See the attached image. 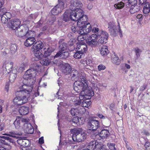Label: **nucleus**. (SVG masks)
I'll return each mask as SVG.
<instances>
[{"instance_id":"obj_13","label":"nucleus","mask_w":150,"mask_h":150,"mask_svg":"<svg viewBox=\"0 0 150 150\" xmlns=\"http://www.w3.org/2000/svg\"><path fill=\"white\" fill-rule=\"evenodd\" d=\"M39 67V63L36 62H34L31 64L30 66V69L26 72L27 74L30 73L36 75L38 72Z\"/></svg>"},{"instance_id":"obj_41","label":"nucleus","mask_w":150,"mask_h":150,"mask_svg":"<svg viewBox=\"0 0 150 150\" xmlns=\"http://www.w3.org/2000/svg\"><path fill=\"white\" fill-rule=\"evenodd\" d=\"M125 6V3L122 2L120 1L117 3H116L114 5L115 7L116 8L118 9H121L122 8Z\"/></svg>"},{"instance_id":"obj_60","label":"nucleus","mask_w":150,"mask_h":150,"mask_svg":"<svg viewBox=\"0 0 150 150\" xmlns=\"http://www.w3.org/2000/svg\"><path fill=\"white\" fill-rule=\"evenodd\" d=\"M82 101L81 100H76L74 102V105L75 106L80 105L81 106Z\"/></svg>"},{"instance_id":"obj_59","label":"nucleus","mask_w":150,"mask_h":150,"mask_svg":"<svg viewBox=\"0 0 150 150\" xmlns=\"http://www.w3.org/2000/svg\"><path fill=\"white\" fill-rule=\"evenodd\" d=\"M20 121H21L23 122H25V123H29L28 121H29V119L28 118H20Z\"/></svg>"},{"instance_id":"obj_44","label":"nucleus","mask_w":150,"mask_h":150,"mask_svg":"<svg viewBox=\"0 0 150 150\" xmlns=\"http://www.w3.org/2000/svg\"><path fill=\"white\" fill-rule=\"evenodd\" d=\"M59 1V4L57 5H58V7L62 10L64 8V5L66 3L65 0H58Z\"/></svg>"},{"instance_id":"obj_49","label":"nucleus","mask_w":150,"mask_h":150,"mask_svg":"<svg viewBox=\"0 0 150 150\" xmlns=\"http://www.w3.org/2000/svg\"><path fill=\"white\" fill-rule=\"evenodd\" d=\"M109 32L111 35L113 36H116V27L115 28L112 29H108Z\"/></svg>"},{"instance_id":"obj_15","label":"nucleus","mask_w":150,"mask_h":150,"mask_svg":"<svg viewBox=\"0 0 150 150\" xmlns=\"http://www.w3.org/2000/svg\"><path fill=\"white\" fill-rule=\"evenodd\" d=\"M110 133L108 130L105 129L102 126L100 129L97 134L96 136H98L103 139L108 138L110 135Z\"/></svg>"},{"instance_id":"obj_56","label":"nucleus","mask_w":150,"mask_h":150,"mask_svg":"<svg viewBox=\"0 0 150 150\" xmlns=\"http://www.w3.org/2000/svg\"><path fill=\"white\" fill-rule=\"evenodd\" d=\"M93 33H96L98 32L101 31V30H99L98 28L96 27H93L91 29V30Z\"/></svg>"},{"instance_id":"obj_19","label":"nucleus","mask_w":150,"mask_h":150,"mask_svg":"<svg viewBox=\"0 0 150 150\" xmlns=\"http://www.w3.org/2000/svg\"><path fill=\"white\" fill-rule=\"evenodd\" d=\"M69 55V52L66 51L64 52H58L54 57V59L59 57L60 59H66Z\"/></svg>"},{"instance_id":"obj_5","label":"nucleus","mask_w":150,"mask_h":150,"mask_svg":"<svg viewBox=\"0 0 150 150\" xmlns=\"http://www.w3.org/2000/svg\"><path fill=\"white\" fill-rule=\"evenodd\" d=\"M87 126L89 130L93 132L96 130L99 131L102 127L99 121L92 118H90L89 119Z\"/></svg>"},{"instance_id":"obj_22","label":"nucleus","mask_w":150,"mask_h":150,"mask_svg":"<svg viewBox=\"0 0 150 150\" xmlns=\"http://www.w3.org/2000/svg\"><path fill=\"white\" fill-rule=\"evenodd\" d=\"M62 40H59V51L58 52H64L66 51L68 48V46L67 44L65 42H63L61 43L62 42L61 41Z\"/></svg>"},{"instance_id":"obj_38","label":"nucleus","mask_w":150,"mask_h":150,"mask_svg":"<svg viewBox=\"0 0 150 150\" xmlns=\"http://www.w3.org/2000/svg\"><path fill=\"white\" fill-rule=\"evenodd\" d=\"M13 62H11L9 64H8L6 66V69L8 73H9L11 71H12L13 69Z\"/></svg>"},{"instance_id":"obj_24","label":"nucleus","mask_w":150,"mask_h":150,"mask_svg":"<svg viewBox=\"0 0 150 150\" xmlns=\"http://www.w3.org/2000/svg\"><path fill=\"white\" fill-rule=\"evenodd\" d=\"M142 5H143V12L145 14H147L150 12V4L149 2H146L143 4H141Z\"/></svg>"},{"instance_id":"obj_63","label":"nucleus","mask_w":150,"mask_h":150,"mask_svg":"<svg viewBox=\"0 0 150 150\" xmlns=\"http://www.w3.org/2000/svg\"><path fill=\"white\" fill-rule=\"evenodd\" d=\"M128 2L129 4H134L136 5L137 4V0H128Z\"/></svg>"},{"instance_id":"obj_33","label":"nucleus","mask_w":150,"mask_h":150,"mask_svg":"<svg viewBox=\"0 0 150 150\" xmlns=\"http://www.w3.org/2000/svg\"><path fill=\"white\" fill-rule=\"evenodd\" d=\"M45 49L46 50L45 51L44 53L45 57H47L48 56H50L54 50V48L51 46H49L47 49L45 48Z\"/></svg>"},{"instance_id":"obj_46","label":"nucleus","mask_w":150,"mask_h":150,"mask_svg":"<svg viewBox=\"0 0 150 150\" xmlns=\"http://www.w3.org/2000/svg\"><path fill=\"white\" fill-rule=\"evenodd\" d=\"M30 142L28 140L26 139H24L23 144L21 146H23L24 147L26 148L30 146Z\"/></svg>"},{"instance_id":"obj_35","label":"nucleus","mask_w":150,"mask_h":150,"mask_svg":"<svg viewBox=\"0 0 150 150\" xmlns=\"http://www.w3.org/2000/svg\"><path fill=\"white\" fill-rule=\"evenodd\" d=\"M78 115H82L86 111L84 108L81 106H79L76 108Z\"/></svg>"},{"instance_id":"obj_1","label":"nucleus","mask_w":150,"mask_h":150,"mask_svg":"<svg viewBox=\"0 0 150 150\" xmlns=\"http://www.w3.org/2000/svg\"><path fill=\"white\" fill-rule=\"evenodd\" d=\"M79 21L77 22V26H72V31L76 34L85 35L90 33L92 27L90 24L86 22L87 16L83 14Z\"/></svg>"},{"instance_id":"obj_17","label":"nucleus","mask_w":150,"mask_h":150,"mask_svg":"<svg viewBox=\"0 0 150 150\" xmlns=\"http://www.w3.org/2000/svg\"><path fill=\"white\" fill-rule=\"evenodd\" d=\"M1 138L0 140L1 143L4 145H9L11 144L15 143L16 140L14 139V138H11L8 137L4 136H0V138Z\"/></svg>"},{"instance_id":"obj_27","label":"nucleus","mask_w":150,"mask_h":150,"mask_svg":"<svg viewBox=\"0 0 150 150\" xmlns=\"http://www.w3.org/2000/svg\"><path fill=\"white\" fill-rule=\"evenodd\" d=\"M18 111L21 115H26L29 112V108L25 106L21 107L19 108Z\"/></svg>"},{"instance_id":"obj_11","label":"nucleus","mask_w":150,"mask_h":150,"mask_svg":"<svg viewBox=\"0 0 150 150\" xmlns=\"http://www.w3.org/2000/svg\"><path fill=\"white\" fill-rule=\"evenodd\" d=\"M73 15V21H78L81 16H83V11L81 8H74L73 10H71Z\"/></svg>"},{"instance_id":"obj_43","label":"nucleus","mask_w":150,"mask_h":150,"mask_svg":"<svg viewBox=\"0 0 150 150\" xmlns=\"http://www.w3.org/2000/svg\"><path fill=\"white\" fill-rule=\"evenodd\" d=\"M13 124L14 125L16 129H18L20 127V117H18L16 118L13 122Z\"/></svg>"},{"instance_id":"obj_50","label":"nucleus","mask_w":150,"mask_h":150,"mask_svg":"<svg viewBox=\"0 0 150 150\" xmlns=\"http://www.w3.org/2000/svg\"><path fill=\"white\" fill-rule=\"evenodd\" d=\"M96 150H100L101 148H103V147L104 146L102 143L96 142Z\"/></svg>"},{"instance_id":"obj_48","label":"nucleus","mask_w":150,"mask_h":150,"mask_svg":"<svg viewBox=\"0 0 150 150\" xmlns=\"http://www.w3.org/2000/svg\"><path fill=\"white\" fill-rule=\"evenodd\" d=\"M116 27L115 23L114 22L110 21L108 23V29H112L115 28Z\"/></svg>"},{"instance_id":"obj_29","label":"nucleus","mask_w":150,"mask_h":150,"mask_svg":"<svg viewBox=\"0 0 150 150\" xmlns=\"http://www.w3.org/2000/svg\"><path fill=\"white\" fill-rule=\"evenodd\" d=\"M18 71L16 69L13 70L12 72L11 73L9 77V79L10 82L12 83L13 82L17 77V74Z\"/></svg>"},{"instance_id":"obj_57","label":"nucleus","mask_w":150,"mask_h":150,"mask_svg":"<svg viewBox=\"0 0 150 150\" xmlns=\"http://www.w3.org/2000/svg\"><path fill=\"white\" fill-rule=\"evenodd\" d=\"M83 6V4L81 1L78 0V2L76 4V8H80Z\"/></svg>"},{"instance_id":"obj_34","label":"nucleus","mask_w":150,"mask_h":150,"mask_svg":"<svg viewBox=\"0 0 150 150\" xmlns=\"http://www.w3.org/2000/svg\"><path fill=\"white\" fill-rule=\"evenodd\" d=\"M61 8L58 7V5H56L51 11L52 14L53 15H57L62 11Z\"/></svg>"},{"instance_id":"obj_20","label":"nucleus","mask_w":150,"mask_h":150,"mask_svg":"<svg viewBox=\"0 0 150 150\" xmlns=\"http://www.w3.org/2000/svg\"><path fill=\"white\" fill-rule=\"evenodd\" d=\"M24 126V130L25 133L30 134L33 133L34 129L30 123H25Z\"/></svg>"},{"instance_id":"obj_16","label":"nucleus","mask_w":150,"mask_h":150,"mask_svg":"<svg viewBox=\"0 0 150 150\" xmlns=\"http://www.w3.org/2000/svg\"><path fill=\"white\" fill-rule=\"evenodd\" d=\"M72 70L71 66L68 63H64L62 66L61 71L65 75L70 74Z\"/></svg>"},{"instance_id":"obj_37","label":"nucleus","mask_w":150,"mask_h":150,"mask_svg":"<svg viewBox=\"0 0 150 150\" xmlns=\"http://www.w3.org/2000/svg\"><path fill=\"white\" fill-rule=\"evenodd\" d=\"M81 118L80 117L79 119V117L76 116L73 118L72 120H71L69 121L71 123L72 125H76L78 122H80V120H81Z\"/></svg>"},{"instance_id":"obj_31","label":"nucleus","mask_w":150,"mask_h":150,"mask_svg":"<svg viewBox=\"0 0 150 150\" xmlns=\"http://www.w3.org/2000/svg\"><path fill=\"white\" fill-rule=\"evenodd\" d=\"M23 60V64H22L19 68V72H21L25 70V67L28 63V61L27 58L25 57Z\"/></svg>"},{"instance_id":"obj_62","label":"nucleus","mask_w":150,"mask_h":150,"mask_svg":"<svg viewBox=\"0 0 150 150\" xmlns=\"http://www.w3.org/2000/svg\"><path fill=\"white\" fill-rule=\"evenodd\" d=\"M85 97V96H84V94H81V92L80 95L79 97V100H81L82 101V100H83V99H86V98Z\"/></svg>"},{"instance_id":"obj_23","label":"nucleus","mask_w":150,"mask_h":150,"mask_svg":"<svg viewBox=\"0 0 150 150\" xmlns=\"http://www.w3.org/2000/svg\"><path fill=\"white\" fill-rule=\"evenodd\" d=\"M35 40L34 38L33 37H29L25 41L24 43V45L27 47L30 46L34 43Z\"/></svg>"},{"instance_id":"obj_12","label":"nucleus","mask_w":150,"mask_h":150,"mask_svg":"<svg viewBox=\"0 0 150 150\" xmlns=\"http://www.w3.org/2000/svg\"><path fill=\"white\" fill-rule=\"evenodd\" d=\"M21 21L18 18L12 19L8 23L7 26L8 28H11L13 30L17 29L20 25Z\"/></svg>"},{"instance_id":"obj_55","label":"nucleus","mask_w":150,"mask_h":150,"mask_svg":"<svg viewBox=\"0 0 150 150\" xmlns=\"http://www.w3.org/2000/svg\"><path fill=\"white\" fill-rule=\"evenodd\" d=\"M1 17V19L2 22L4 24H5L8 21V19L5 17L4 15H3Z\"/></svg>"},{"instance_id":"obj_6","label":"nucleus","mask_w":150,"mask_h":150,"mask_svg":"<svg viewBox=\"0 0 150 150\" xmlns=\"http://www.w3.org/2000/svg\"><path fill=\"white\" fill-rule=\"evenodd\" d=\"M88 83L86 79H85V81L79 80L75 81L74 83V89L77 92H81L87 87Z\"/></svg>"},{"instance_id":"obj_7","label":"nucleus","mask_w":150,"mask_h":150,"mask_svg":"<svg viewBox=\"0 0 150 150\" xmlns=\"http://www.w3.org/2000/svg\"><path fill=\"white\" fill-rule=\"evenodd\" d=\"M36 75L30 73H28L27 74V73L25 72L23 76L24 79L23 81V83H26V84L28 86L33 87L36 80L35 77Z\"/></svg>"},{"instance_id":"obj_61","label":"nucleus","mask_w":150,"mask_h":150,"mask_svg":"<svg viewBox=\"0 0 150 150\" xmlns=\"http://www.w3.org/2000/svg\"><path fill=\"white\" fill-rule=\"evenodd\" d=\"M98 69L99 71H101L102 70H104L105 69V66L103 65H100L98 67Z\"/></svg>"},{"instance_id":"obj_28","label":"nucleus","mask_w":150,"mask_h":150,"mask_svg":"<svg viewBox=\"0 0 150 150\" xmlns=\"http://www.w3.org/2000/svg\"><path fill=\"white\" fill-rule=\"evenodd\" d=\"M34 57L32 58L33 61H37L41 59L43 57V54L40 52L37 51L34 54Z\"/></svg>"},{"instance_id":"obj_30","label":"nucleus","mask_w":150,"mask_h":150,"mask_svg":"<svg viewBox=\"0 0 150 150\" xmlns=\"http://www.w3.org/2000/svg\"><path fill=\"white\" fill-rule=\"evenodd\" d=\"M100 50L101 55L103 57L106 56L109 52L107 47L105 45H103Z\"/></svg>"},{"instance_id":"obj_25","label":"nucleus","mask_w":150,"mask_h":150,"mask_svg":"<svg viewBox=\"0 0 150 150\" xmlns=\"http://www.w3.org/2000/svg\"><path fill=\"white\" fill-rule=\"evenodd\" d=\"M76 49L79 51L84 53L87 50V47L86 44H78L76 46Z\"/></svg>"},{"instance_id":"obj_53","label":"nucleus","mask_w":150,"mask_h":150,"mask_svg":"<svg viewBox=\"0 0 150 150\" xmlns=\"http://www.w3.org/2000/svg\"><path fill=\"white\" fill-rule=\"evenodd\" d=\"M96 141H93V142H91L89 144V146L93 150H96Z\"/></svg>"},{"instance_id":"obj_54","label":"nucleus","mask_w":150,"mask_h":150,"mask_svg":"<svg viewBox=\"0 0 150 150\" xmlns=\"http://www.w3.org/2000/svg\"><path fill=\"white\" fill-rule=\"evenodd\" d=\"M7 11L6 9L5 8L0 9V17H1V16L4 15L6 13Z\"/></svg>"},{"instance_id":"obj_8","label":"nucleus","mask_w":150,"mask_h":150,"mask_svg":"<svg viewBox=\"0 0 150 150\" xmlns=\"http://www.w3.org/2000/svg\"><path fill=\"white\" fill-rule=\"evenodd\" d=\"M70 74L71 75V79L73 81H85L86 78L84 76H81V73L75 69H73Z\"/></svg>"},{"instance_id":"obj_45","label":"nucleus","mask_w":150,"mask_h":150,"mask_svg":"<svg viewBox=\"0 0 150 150\" xmlns=\"http://www.w3.org/2000/svg\"><path fill=\"white\" fill-rule=\"evenodd\" d=\"M112 62L116 65H119L120 64V60L118 57L111 58Z\"/></svg>"},{"instance_id":"obj_10","label":"nucleus","mask_w":150,"mask_h":150,"mask_svg":"<svg viewBox=\"0 0 150 150\" xmlns=\"http://www.w3.org/2000/svg\"><path fill=\"white\" fill-rule=\"evenodd\" d=\"M6 135L8 136L13 137L14 139H18L16 141L18 144L20 145L21 146H22L24 139H22L19 137V136H21L22 135V133L21 132H16L12 131L10 132L9 134H6Z\"/></svg>"},{"instance_id":"obj_32","label":"nucleus","mask_w":150,"mask_h":150,"mask_svg":"<svg viewBox=\"0 0 150 150\" xmlns=\"http://www.w3.org/2000/svg\"><path fill=\"white\" fill-rule=\"evenodd\" d=\"M20 88H22L23 90L25 91L27 93H31L33 87L31 86H28L26 84V83L25 84L21 86Z\"/></svg>"},{"instance_id":"obj_47","label":"nucleus","mask_w":150,"mask_h":150,"mask_svg":"<svg viewBox=\"0 0 150 150\" xmlns=\"http://www.w3.org/2000/svg\"><path fill=\"white\" fill-rule=\"evenodd\" d=\"M107 145L110 150H117V149L115 146V144L114 143H107Z\"/></svg>"},{"instance_id":"obj_39","label":"nucleus","mask_w":150,"mask_h":150,"mask_svg":"<svg viewBox=\"0 0 150 150\" xmlns=\"http://www.w3.org/2000/svg\"><path fill=\"white\" fill-rule=\"evenodd\" d=\"M84 54L77 50V51L74 54V57L76 59H79L84 57Z\"/></svg>"},{"instance_id":"obj_4","label":"nucleus","mask_w":150,"mask_h":150,"mask_svg":"<svg viewBox=\"0 0 150 150\" xmlns=\"http://www.w3.org/2000/svg\"><path fill=\"white\" fill-rule=\"evenodd\" d=\"M32 34L33 32L29 30V26L26 24L21 25L15 31L16 35L20 37H22L24 36L28 37Z\"/></svg>"},{"instance_id":"obj_26","label":"nucleus","mask_w":150,"mask_h":150,"mask_svg":"<svg viewBox=\"0 0 150 150\" xmlns=\"http://www.w3.org/2000/svg\"><path fill=\"white\" fill-rule=\"evenodd\" d=\"M13 103L15 105H20L27 103V102L21 98H19L18 97L16 96V97L13 99Z\"/></svg>"},{"instance_id":"obj_21","label":"nucleus","mask_w":150,"mask_h":150,"mask_svg":"<svg viewBox=\"0 0 150 150\" xmlns=\"http://www.w3.org/2000/svg\"><path fill=\"white\" fill-rule=\"evenodd\" d=\"M44 45L43 43L40 41L36 42L33 45L32 49L34 50L38 51L43 48Z\"/></svg>"},{"instance_id":"obj_9","label":"nucleus","mask_w":150,"mask_h":150,"mask_svg":"<svg viewBox=\"0 0 150 150\" xmlns=\"http://www.w3.org/2000/svg\"><path fill=\"white\" fill-rule=\"evenodd\" d=\"M30 95V93H27L23 90L18 91L16 93V96L18 97L19 98H21L23 100L26 101V102L29 101L31 98Z\"/></svg>"},{"instance_id":"obj_58","label":"nucleus","mask_w":150,"mask_h":150,"mask_svg":"<svg viewBox=\"0 0 150 150\" xmlns=\"http://www.w3.org/2000/svg\"><path fill=\"white\" fill-rule=\"evenodd\" d=\"M4 15L7 18V19H10L11 18V14L9 12L6 11Z\"/></svg>"},{"instance_id":"obj_2","label":"nucleus","mask_w":150,"mask_h":150,"mask_svg":"<svg viewBox=\"0 0 150 150\" xmlns=\"http://www.w3.org/2000/svg\"><path fill=\"white\" fill-rule=\"evenodd\" d=\"M94 33L90 36L87 40V43L91 47H95L96 45L106 43L109 35L105 31L101 30Z\"/></svg>"},{"instance_id":"obj_52","label":"nucleus","mask_w":150,"mask_h":150,"mask_svg":"<svg viewBox=\"0 0 150 150\" xmlns=\"http://www.w3.org/2000/svg\"><path fill=\"white\" fill-rule=\"evenodd\" d=\"M136 55L137 58L140 56V54L142 53V50L138 47H136L135 49Z\"/></svg>"},{"instance_id":"obj_3","label":"nucleus","mask_w":150,"mask_h":150,"mask_svg":"<svg viewBox=\"0 0 150 150\" xmlns=\"http://www.w3.org/2000/svg\"><path fill=\"white\" fill-rule=\"evenodd\" d=\"M72 134V138L74 142H82L87 137L86 134L83 132V129L81 128L76 127L71 130Z\"/></svg>"},{"instance_id":"obj_18","label":"nucleus","mask_w":150,"mask_h":150,"mask_svg":"<svg viewBox=\"0 0 150 150\" xmlns=\"http://www.w3.org/2000/svg\"><path fill=\"white\" fill-rule=\"evenodd\" d=\"M71 10H67L63 14L62 19L65 22H67L70 20L73 21V15Z\"/></svg>"},{"instance_id":"obj_42","label":"nucleus","mask_w":150,"mask_h":150,"mask_svg":"<svg viewBox=\"0 0 150 150\" xmlns=\"http://www.w3.org/2000/svg\"><path fill=\"white\" fill-rule=\"evenodd\" d=\"M17 45L16 44H12L10 46V49L11 53L13 54L16 51L17 49Z\"/></svg>"},{"instance_id":"obj_36","label":"nucleus","mask_w":150,"mask_h":150,"mask_svg":"<svg viewBox=\"0 0 150 150\" xmlns=\"http://www.w3.org/2000/svg\"><path fill=\"white\" fill-rule=\"evenodd\" d=\"M50 60L48 58H45L41 60L40 62L42 65L47 66L49 64Z\"/></svg>"},{"instance_id":"obj_40","label":"nucleus","mask_w":150,"mask_h":150,"mask_svg":"<svg viewBox=\"0 0 150 150\" xmlns=\"http://www.w3.org/2000/svg\"><path fill=\"white\" fill-rule=\"evenodd\" d=\"M78 0H71L70 9L71 10H73L74 8H76L77 3Z\"/></svg>"},{"instance_id":"obj_14","label":"nucleus","mask_w":150,"mask_h":150,"mask_svg":"<svg viewBox=\"0 0 150 150\" xmlns=\"http://www.w3.org/2000/svg\"><path fill=\"white\" fill-rule=\"evenodd\" d=\"M81 94H84L86 100L90 99L94 95L93 91L91 88L88 87V84L87 87L81 92Z\"/></svg>"},{"instance_id":"obj_51","label":"nucleus","mask_w":150,"mask_h":150,"mask_svg":"<svg viewBox=\"0 0 150 150\" xmlns=\"http://www.w3.org/2000/svg\"><path fill=\"white\" fill-rule=\"evenodd\" d=\"M69 112L72 116L78 115L77 112L76 110V108H72L70 110Z\"/></svg>"},{"instance_id":"obj_64","label":"nucleus","mask_w":150,"mask_h":150,"mask_svg":"<svg viewBox=\"0 0 150 150\" xmlns=\"http://www.w3.org/2000/svg\"><path fill=\"white\" fill-rule=\"evenodd\" d=\"M144 146L146 149L150 148V142H146Z\"/></svg>"}]
</instances>
